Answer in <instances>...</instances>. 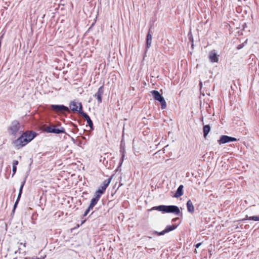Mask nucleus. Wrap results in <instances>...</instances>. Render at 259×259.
I'll return each instance as SVG.
<instances>
[{
  "label": "nucleus",
  "mask_w": 259,
  "mask_h": 259,
  "mask_svg": "<svg viewBox=\"0 0 259 259\" xmlns=\"http://www.w3.org/2000/svg\"><path fill=\"white\" fill-rule=\"evenodd\" d=\"M245 220H252L254 221H259V215L258 216H251L248 217V215L246 216V218L243 219L242 221Z\"/></svg>",
  "instance_id": "obj_20"
},
{
  "label": "nucleus",
  "mask_w": 259,
  "mask_h": 259,
  "mask_svg": "<svg viewBox=\"0 0 259 259\" xmlns=\"http://www.w3.org/2000/svg\"><path fill=\"white\" fill-rule=\"evenodd\" d=\"M23 246L25 247L26 246V243L23 244Z\"/></svg>",
  "instance_id": "obj_39"
},
{
  "label": "nucleus",
  "mask_w": 259,
  "mask_h": 259,
  "mask_svg": "<svg viewBox=\"0 0 259 259\" xmlns=\"http://www.w3.org/2000/svg\"><path fill=\"white\" fill-rule=\"evenodd\" d=\"M152 210H156L161 211L162 213H172L176 215H179L180 210L178 206L176 205H160L156 206H154L151 209Z\"/></svg>",
  "instance_id": "obj_2"
},
{
  "label": "nucleus",
  "mask_w": 259,
  "mask_h": 259,
  "mask_svg": "<svg viewBox=\"0 0 259 259\" xmlns=\"http://www.w3.org/2000/svg\"><path fill=\"white\" fill-rule=\"evenodd\" d=\"M183 186L181 185L178 188L174 196L176 198H179L183 194Z\"/></svg>",
  "instance_id": "obj_13"
},
{
  "label": "nucleus",
  "mask_w": 259,
  "mask_h": 259,
  "mask_svg": "<svg viewBox=\"0 0 259 259\" xmlns=\"http://www.w3.org/2000/svg\"><path fill=\"white\" fill-rule=\"evenodd\" d=\"M208 58L212 63H217L219 61V55H217L215 50L209 52Z\"/></svg>",
  "instance_id": "obj_11"
},
{
  "label": "nucleus",
  "mask_w": 259,
  "mask_h": 259,
  "mask_svg": "<svg viewBox=\"0 0 259 259\" xmlns=\"http://www.w3.org/2000/svg\"><path fill=\"white\" fill-rule=\"evenodd\" d=\"M25 180H24L21 183V185L20 186V189H19V191L21 193H22L23 188V187H24V186L25 185Z\"/></svg>",
  "instance_id": "obj_23"
},
{
  "label": "nucleus",
  "mask_w": 259,
  "mask_h": 259,
  "mask_svg": "<svg viewBox=\"0 0 259 259\" xmlns=\"http://www.w3.org/2000/svg\"><path fill=\"white\" fill-rule=\"evenodd\" d=\"M45 131L48 133H54L56 134H59L61 133H65V128L63 127H60V128H57L56 126L53 125L52 126H48L46 129Z\"/></svg>",
  "instance_id": "obj_6"
},
{
  "label": "nucleus",
  "mask_w": 259,
  "mask_h": 259,
  "mask_svg": "<svg viewBox=\"0 0 259 259\" xmlns=\"http://www.w3.org/2000/svg\"><path fill=\"white\" fill-rule=\"evenodd\" d=\"M18 203H19V201H16H16H15V203H14V204L13 211H15V210L16 208V207H17V205H18Z\"/></svg>",
  "instance_id": "obj_28"
},
{
  "label": "nucleus",
  "mask_w": 259,
  "mask_h": 259,
  "mask_svg": "<svg viewBox=\"0 0 259 259\" xmlns=\"http://www.w3.org/2000/svg\"><path fill=\"white\" fill-rule=\"evenodd\" d=\"M200 120H201V121H202V122L203 121V116H202L200 117Z\"/></svg>",
  "instance_id": "obj_37"
},
{
  "label": "nucleus",
  "mask_w": 259,
  "mask_h": 259,
  "mask_svg": "<svg viewBox=\"0 0 259 259\" xmlns=\"http://www.w3.org/2000/svg\"><path fill=\"white\" fill-rule=\"evenodd\" d=\"M36 136V133L35 132H25L14 142V146L17 149H19L32 140Z\"/></svg>",
  "instance_id": "obj_1"
},
{
  "label": "nucleus",
  "mask_w": 259,
  "mask_h": 259,
  "mask_svg": "<svg viewBox=\"0 0 259 259\" xmlns=\"http://www.w3.org/2000/svg\"><path fill=\"white\" fill-rule=\"evenodd\" d=\"M211 130V127L209 124H206L203 125V136L205 138L208 135V133L210 132Z\"/></svg>",
  "instance_id": "obj_16"
},
{
  "label": "nucleus",
  "mask_w": 259,
  "mask_h": 259,
  "mask_svg": "<svg viewBox=\"0 0 259 259\" xmlns=\"http://www.w3.org/2000/svg\"><path fill=\"white\" fill-rule=\"evenodd\" d=\"M112 179V176H111L110 178L105 180L103 183L102 184L101 187L97 190L95 193L94 197H96L98 199H100L101 195L104 193L105 191L106 190V188L110 183L111 180Z\"/></svg>",
  "instance_id": "obj_4"
},
{
  "label": "nucleus",
  "mask_w": 259,
  "mask_h": 259,
  "mask_svg": "<svg viewBox=\"0 0 259 259\" xmlns=\"http://www.w3.org/2000/svg\"><path fill=\"white\" fill-rule=\"evenodd\" d=\"M124 156H125L124 154H123L121 155V158L120 159V161H119V163L117 169H118L121 166V165H122V164L123 163V161Z\"/></svg>",
  "instance_id": "obj_22"
},
{
  "label": "nucleus",
  "mask_w": 259,
  "mask_h": 259,
  "mask_svg": "<svg viewBox=\"0 0 259 259\" xmlns=\"http://www.w3.org/2000/svg\"><path fill=\"white\" fill-rule=\"evenodd\" d=\"M83 117L87 121V123L90 127L91 130H94V124L92 120L88 114H84Z\"/></svg>",
  "instance_id": "obj_12"
},
{
  "label": "nucleus",
  "mask_w": 259,
  "mask_h": 259,
  "mask_svg": "<svg viewBox=\"0 0 259 259\" xmlns=\"http://www.w3.org/2000/svg\"><path fill=\"white\" fill-rule=\"evenodd\" d=\"M237 140V139L234 137H230L227 135H222L220 137L219 140H218V143L219 145H222L231 142H235Z\"/></svg>",
  "instance_id": "obj_8"
},
{
  "label": "nucleus",
  "mask_w": 259,
  "mask_h": 259,
  "mask_svg": "<svg viewBox=\"0 0 259 259\" xmlns=\"http://www.w3.org/2000/svg\"><path fill=\"white\" fill-rule=\"evenodd\" d=\"M179 226V224L178 225H168V226H167L164 229V230H163L165 234L167 233H168L171 231H173L174 230H175L177 227L178 226Z\"/></svg>",
  "instance_id": "obj_17"
},
{
  "label": "nucleus",
  "mask_w": 259,
  "mask_h": 259,
  "mask_svg": "<svg viewBox=\"0 0 259 259\" xmlns=\"http://www.w3.org/2000/svg\"><path fill=\"white\" fill-rule=\"evenodd\" d=\"M18 163H19L18 161L16 160H15L13 162V166H17V165L18 164Z\"/></svg>",
  "instance_id": "obj_30"
},
{
  "label": "nucleus",
  "mask_w": 259,
  "mask_h": 259,
  "mask_svg": "<svg viewBox=\"0 0 259 259\" xmlns=\"http://www.w3.org/2000/svg\"><path fill=\"white\" fill-rule=\"evenodd\" d=\"M244 45L243 44H241V45H238V46L237 47V49L238 50H240L241 49H242Z\"/></svg>",
  "instance_id": "obj_32"
},
{
  "label": "nucleus",
  "mask_w": 259,
  "mask_h": 259,
  "mask_svg": "<svg viewBox=\"0 0 259 259\" xmlns=\"http://www.w3.org/2000/svg\"><path fill=\"white\" fill-rule=\"evenodd\" d=\"M71 141L74 143H75V140L73 138V137H71Z\"/></svg>",
  "instance_id": "obj_35"
},
{
  "label": "nucleus",
  "mask_w": 259,
  "mask_h": 259,
  "mask_svg": "<svg viewBox=\"0 0 259 259\" xmlns=\"http://www.w3.org/2000/svg\"><path fill=\"white\" fill-rule=\"evenodd\" d=\"M25 259H40V258L39 257H33L32 258L26 257L25 258Z\"/></svg>",
  "instance_id": "obj_31"
},
{
  "label": "nucleus",
  "mask_w": 259,
  "mask_h": 259,
  "mask_svg": "<svg viewBox=\"0 0 259 259\" xmlns=\"http://www.w3.org/2000/svg\"><path fill=\"white\" fill-rule=\"evenodd\" d=\"M78 106L77 108V111H76V112H77L79 114H80L82 117L83 116L84 114H87L86 113L84 112L82 110V106L80 102L78 103Z\"/></svg>",
  "instance_id": "obj_19"
},
{
  "label": "nucleus",
  "mask_w": 259,
  "mask_h": 259,
  "mask_svg": "<svg viewBox=\"0 0 259 259\" xmlns=\"http://www.w3.org/2000/svg\"><path fill=\"white\" fill-rule=\"evenodd\" d=\"M152 234H155V235H157L158 236H161V235H163L165 234V233L164 232V231H162L161 232H158L157 231H154L153 232H152Z\"/></svg>",
  "instance_id": "obj_21"
},
{
  "label": "nucleus",
  "mask_w": 259,
  "mask_h": 259,
  "mask_svg": "<svg viewBox=\"0 0 259 259\" xmlns=\"http://www.w3.org/2000/svg\"><path fill=\"white\" fill-rule=\"evenodd\" d=\"M120 152L121 153V155L125 153V149L124 148H122V145H120Z\"/></svg>",
  "instance_id": "obj_26"
},
{
  "label": "nucleus",
  "mask_w": 259,
  "mask_h": 259,
  "mask_svg": "<svg viewBox=\"0 0 259 259\" xmlns=\"http://www.w3.org/2000/svg\"><path fill=\"white\" fill-rule=\"evenodd\" d=\"M151 93L154 99L160 103L161 109H165L166 107V103L162 95L160 94L158 91L156 90L152 91Z\"/></svg>",
  "instance_id": "obj_5"
},
{
  "label": "nucleus",
  "mask_w": 259,
  "mask_h": 259,
  "mask_svg": "<svg viewBox=\"0 0 259 259\" xmlns=\"http://www.w3.org/2000/svg\"><path fill=\"white\" fill-rule=\"evenodd\" d=\"M201 245V243H197V244L195 245V246L196 247V248H199V246H200Z\"/></svg>",
  "instance_id": "obj_33"
},
{
  "label": "nucleus",
  "mask_w": 259,
  "mask_h": 259,
  "mask_svg": "<svg viewBox=\"0 0 259 259\" xmlns=\"http://www.w3.org/2000/svg\"><path fill=\"white\" fill-rule=\"evenodd\" d=\"M77 103L75 101H71L70 103L69 107L71 111L73 112H76L77 111L78 106Z\"/></svg>",
  "instance_id": "obj_18"
},
{
  "label": "nucleus",
  "mask_w": 259,
  "mask_h": 259,
  "mask_svg": "<svg viewBox=\"0 0 259 259\" xmlns=\"http://www.w3.org/2000/svg\"><path fill=\"white\" fill-rule=\"evenodd\" d=\"M12 171H13V175H12V177H13L14 176V175L15 174L16 171H17V166H13V169H12Z\"/></svg>",
  "instance_id": "obj_25"
},
{
  "label": "nucleus",
  "mask_w": 259,
  "mask_h": 259,
  "mask_svg": "<svg viewBox=\"0 0 259 259\" xmlns=\"http://www.w3.org/2000/svg\"><path fill=\"white\" fill-rule=\"evenodd\" d=\"M104 85L101 86L97 91V92L94 95V97L96 98L98 100L99 103H102V95L104 93Z\"/></svg>",
  "instance_id": "obj_9"
},
{
  "label": "nucleus",
  "mask_w": 259,
  "mask_h": 259,
  "mask_svg": "<svg viewBox=\"0 0 259 259\" xmlns=\"http://www.w3.org/2000/svg\"><path fill=\"white\" fill-rule=\"evenodd\" d=\"M178 219H179V218H174V219H173L172 220V222H176L177 220H178Z\"/></svg>",
  "instance_id": "obj_34"
},
{
  "label": "nucleus",
  "mask_w": 259,
  "mask_h": 259,
  "mask_svg": "<svg viewBox=\"0 0 259 259\" xmlns=\"http://www.w3.org/2000/svg\"><path fill=\"white\" fill-rule=\"evenodd\" d=\"M186 206H187V210L189 212L192 213L194 212V210H195L194 207L192 202L190 200H189L187 202Z\"/></svg>",
  "instance_id": "obj_14"
},
{
  "label": "nucleus",
  "mask_w": 259,
  "mask_h": 259,
  "mask_svg": "<svg viewBox=\"0 0 259 259\" xmlns=\"http://www.w3.org/2000/svg\"><path fill=\"white\" fill-rule=\"evenodd\" d=\"M86 221V219L84 220H82L81 221V225L83 224V223H84V222Z\"/></svg>",
  "instance_id": "obj_36"
},
{
  "label": "nucleus",
  "mask_w": 259,
  "mask_h": 259,
  "mask_svg": "<svg viewBox=\"0 0 259 259\" xmlns=\"http://www.w3.org/2000/svg\"><path fill=\"white\" fill-rule=\"evenodd\" d=\"M49 110H52L57 114H65L66 112L70 113L69 108L64 105H54L52 104L48 108Z\"/></svg>",
  "instance_id": "obj_3"
},
{
  "label": "nucleus",
  "mask_w": 259,
  "mask_h": 259,
  "mask_svg": "<svg viewBox=\"0 0 259 259\" xmlns=\"http://www.w3.org/2000/svg\"><path fill=\"white\" fill-rule=\"evenodd\" d=\"M72 126L73 127V132L77 133L78 131V128L77 127V126L74 123H72Z\"/></svg>",
  "instance_id": "obj_24"
},
{
  "label": "nucleus",
  "mask_w": 259,
  "mask_h": 259,
  "mask_svg": "<svg viewBox=\"0 0 259 259\" xmlns=\"http://www.w3.org/2000/svg\"><path fill=\"white\" fill-rule=\"evenodd\" d=\"M99 200L97 198H96L95 197L94 198H93L91 199L90 204L88 208H87V209L90 211V210H92L93 208V207L97 204V203H98Z\"/></svg>",
  "instance_id": "obj_15"
},
{
  "label": "nucleus",
  "mask_w": 259,
  "mask_h": 259,
  "mask_svg": "<svg viewBox=\"0 0 259 259\" xmlns=\"http://www.w3.org/2000/svg\"><path fill=\"white\" fill-rule=\"evenodd\" d=\"M17 252H18V251H16L15 252V254H16V253H17Z\"/></svg>",
  "instance_id": "obj_40"
},
{
  "label": "nucleus",
  "mask_w": 259,
  "mask_h": 259,
  "mask_svg": "<svg viewBox=\"0 0 259 259\" xmlns=\"http://www.w3.org/2000/svg\"><path fill=\"white\" fill-rule=\"evenodd\" d=\"M22 193H21L19 191V193H18L16 201H19L21 196V195H22Z\"/></svg>",
  "instance_id": "obj_29"
},
{
  "label": "nucleus",
  "mask_w": 259,
  "mask_h": 259,
  "mask_svg": "<svg viewBox=\"0 0 259 259\" xmlns=\"http://www.w3.org/2000/svg\"><path fill=\"white\" fill-rule=\"evenodd\" d=\"M14 259H17V258H14Z\"/></svg>",
  "instance_id": "obj_41"
},
{
  "label": "nucleus",
  "mask_w": 259,
  "mask_h": 259,
  "mask_svg": "<svg viewBox=\"0 0 259 259\" xmlns=\"http://www.w3.org/2000/svg\"><path fill=\"white\" fill-rule=\"evenodd\" d=\"M90 211L88 210L87 209L85 210V211H84L82 218H81V219H83L84 217H85L86 215H87V214L89 213Z\"/></svg>",
  "instance_id": "obj_27"
},
{
  "label": "nucleus",
  "mask_w": 259,
  "mask_h": 259,
  "mask_svg": "<svg viewBox=\"0 0 259 259\" xmlns=\"http://www.w3.org/2000/svg\"><path fill=\"white\" fill-rule=\"evenodd\" d=\"M189 39H190V40H192V41H193V38H192V37H189Z\"/></svg>",
  "instance_id": "obj_38"
},
{
  "label": "nucleus",
  "mask_w": 259,
  "mask_h": 259,
  "mask_svg": "<svg viewBox=\"0 0 259 259\" xmlns=\"http://www.w3.org/2000/svg\"><path fill=\"white\" fill-rule=\"evenodd\" d=\"M152 43V34L150 33V31L148 32L146 35V48L145 51V55H146V54L147 53L148 50L151 47Z\"/></svg>",
  "instance_id": "obj_10"
},
{
  "label": "nucleus",
  "mask_w": 259,
  "mask_h": 259,
  "mask_svg": "<svg viewBox=\"0 0 259 259\" xmlns=\"http://www.w3.org/2000/svg\"><path fill=\"white\" fill-rule=\"evenodd\" d=\"M20 128V124L17 120H14L12 122L9 127L10 133L13 135H15Z\"/></svg>",
  "instance_id": "obj_7"
}]
</instances>
